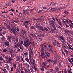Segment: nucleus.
Here are the masks:
<instances>
[{"mask_svg":"<svg viewBox=\"0 0 73 73\" xmlns=\"http://www.w3.org/2000/svg\"><path fill=\"white\" fill-rule=\"evenodd\" d=\"M31 44L32 42L29 39H28L27 40L24 41L23 45L26 48H28Z\"/></svg>","mask_w":73,"mask_h":73,"instance_id":"1","label":"nucleus"},{"mask_svg":"<svg viewBox=\"0 0 73 73\" xmlns=\"http://www.w3.org/2000/svg\"><path fill=\"white\" fill-rule=\"evenodd\" d=\"M58 38L60 40H62L61 41L63 43V44H65V38L63 37V36L59 35L58 36Z\"/></svg>","mask_w":73,"mask_h":73,"instance_id":"2","label":"nucleus"},{"mask_svg":"<svg viewBox=\"0 0 73 73\" xmlns=\"http://www.w3.org/2000/svg\"><path fill=\"white\" fill-rule=\"evenodd\" d=\"M60 8H52L50 9L51 11H52V12H58V11L59 10H60Z\"/></svg>","mask_w":73,"mask_h":73,"instance_id":"3","label":"nucleus"},{"mask_svg":"<svg viewBox=\"0 0 73 73\" xmlns=\"http://www.w3.org/2000/svg\"><path fill=\"white\" fill-rule=\"evenodd\" d=\"M13 29L10 28V30L13 33L14 35H16V27H13Z\"/></svg>","mask_w":73,"mask_h":73,"instance_id":"4","label":"nucleus"},{"mask_svg":"<svg viewBox=\"0 0 73 73\" xmlns=\"http://www.w3.org/2000/svg\"><path fill=\"white\" fill-rule=\"evenodd\" d=\"M55 20L57 21L58 23L59 24V25L62 27V23L61 22V21L58 20L57 17H55Z\"/></svg>","mask_w":73,"mask_h":73,"instance_id":"5","label":"nucleus"},{"mask_svg":"<svg viewBox=\"0 0 73 73\" xmlns=\"http://www.w3.org/2000/svg\"><path fill=\"white\" fill-rule=\"evenodd\" d=\"M29 59L30 61L31 64H33V62H32V60H33V59H32V56H31V54H30L29 55Z\"/></svg>","mask_w":73,"mask_h":73,"instance_id":"6","label":"nucleus"},{"mask_svg":"<svg viewBox=\"0 0 73 73\" xmlns=\"http://www.w3.org/2000/svg\"><path fill=\"white\" fill-rule=\"evenodd\" d=\"M30 52H31V58H32V60H33V53L32 52V49L31 48H30Z\"/></svg>","mask_w":73,"mask_h":73,"instance_id":"7","label":"nucleus"},{"mask_svg":"<svg viewBox=\"0 0 73 73\" xmlns=\"http://www.w3.org/2000/svg\"><path fill=\"white\" fill-rule=\"evenodd\" d=\"M49 23L51 25L53 26L54 25V21L53 20H51L49 21Z\"/></svg>","mask_w":73,"mask_h":73,"instance_id":"8","label":"nucleus"},{"mask_svg":"<svg viewBox=\"0 0 73 73\" xmlns=\"http://www.w3.org/2000/svg\"><path fill=\"white\" fill-rule=\"evenodd\" d=\"M23 65V64L22 63H21V64H19V66H18L19 69H21L22 70H23V67L22 66Z\"/></svg>","mask_w":73,"mask_h":73,"instance_id":"9","label":"nucleus"},{"mask_svg":"<svg viewBox=\"0 0 73 73\" xmlns=\"http://www.w3.org/2000/svg\"><path fill=\"white\" fill-rule=\"evenodd\" d=\"M25 59L26 61L27 62H28V63H29V64L31 65V63L30 62V61H29V59H28V58L26 57L25 58Z\"/></svg>","mask_w":73,"mask_h":73,"instance_id":"10","label":"nucleus"},{"mask_svg":"<svg viewBox=\"0 0 73 73\" xmlns=\"http://www.w3.org/2000/svg\"><path fill=\"white\" fill-rule=\"evenodd\" d=\"M4 44L6 46H9V43L8 41L4 42Z\"/></svg>","mask_w":73,"mask_h":73,"instance_id":"11","label":"nucleus"},{"mask_svg":"<svg viewBox=\"0 0 73 73\" xmlns=\"http://www.w3.org/2000/svg\"><path fill=\"white\" fill-rule=\"evenodd\" d=\"M46 56L47 57H49L50 56V54L47 52H46Z\"/></svg>","mask_w":73,"mask_h":73,"instance_id":"12","label":"nucleus"},{"mask_svg":"<svg viewBox=\"0 0 73 73\" xmlns=\"http://www.w3.org/2000/svg\"><path fill=\"white\" fill-rule=\"evenodd\" d=\"M9 52L10 53H12L13 52V50L10 48L9 49Z\"/></svg>","mask_w":73,"mask_h":73,"instance_id":"13","label":"nucleus"},{"mask_svg":"<svg viewBox=\"0 0 73 73\" xmlns=\"http://www.w3.org/2000/svg\"><path fill=\"white\" fill-rule=\"evenodd\" d=\"M40 30L43 31V32H45V30L46 31V28H44V29L42 27H40Z\"/></svg>","mask_w":73,"mask_h":73,"instance_id":"14","label":"nucleus"},{"mask_svg":"<svg viewBox=\"0 0 73 73\" xmlns=\"http://www.w3.org/2000/svg\"><path fill=\"white\" fill-rule=\"evenodd\" d=\"M23 13L25 15H26V14H28L29 13L27 11H25V10H23Z\"/></svg>","mask_w":73,"mask_h":73,"instance_id":"15","label":"nucleus"},{"mask_svg":"<svg viewBox=\"0 0 73 73\" xmlns=\"http://www.w3.org/2000/svg\"><path fill=\"white\" fill-rule=\"evenodd\" d=\"M55 69L56 70V71L55 72V73H57V72H58L59 71V68H58V67L57 66L56 67H55Z\"/></svg>","mask_w":73,"mask_h":73,"instance_id":"16","label":"nucleus"},{"mask_svg":"<svg viewBox=\"0 0 73 73\" xmlns=\"http://www.w3.org/2000/svg\"><path fill=\"white\" fill-rule=\"evenodd\" d=\"M5 68L7 69H9V66L7 64H5Z\"/></svg>","mask_w":73,"mask_h":73,"instance_id":"17","label":"nucleus"},{"mask_svg":"<svg viewBox=\"0 0 73 73\" xmlns=\"http://www.w3.org/2000/svg\"><path fill=\"white\" fill-rule=\"evenodd\" d=\"M56 42H57L56 45L58 47V48H60V46H61V45H60V43H59V42L58 41H57Z\"/></svg>","mask_w":73,"mask_h":73,"instance_id":"18","label":"nucleus"},{"mask_svg":"<svg viewBox=\"0 0 73 73\" xmlns=\"http://www.w3.org/2000/svg\"><path fill=\"white\" fill-rule=\"evenodd\" d=\"M65 33H67V34H68V33H70V31L68 30L67 29L65 30Z\"/></svg>","mask_w":73,"mask_h":73,"instance_id":"19","label":"nucleus"},{"mask_svg":"<svg viewBox=\"0 0 73 73\" xmlns=\"http://www.w3.org/2000/svg\"><path fill=\"white\" fill-rule=\"evenodd\" d=\"M41 54L42 55V56H45V55H44V54L45 53V54H46V51H44V52H41Z\"/></svg>","mask_w":73,"mask_h":73,"instance_id":"20","label":"nucleus"},{"mask_svg":"<svg viewBox=\"0 0 73 73\" xmlns=\"http://www.w3.org/2000/svg\"><path fill=\"white\" fill-rule=\"evenodd\" d=\"M6 38L4 36L2 37L1 38V40L3 41H4L5 40Z\"/></svg>","mask_w":73,"mask_h":73,"instance_id":"21","label":"nucleus"},{"mask_svg":"<svg viewBox=\"0 0 73 73\" xmlns=\"http://www.w3.org/2000/svg\"><path fill=\"white\" fill-rule=\"evenodd\" d=\"M62 21L63 22V23L64 24H66L67 23H66V22L64 19L62 20Z\"/></svg>","mask_w":73,"mask_h":73,"instance_id":"22","label":"nucleus"},{"mask_svg":"<svg viewBox=\"0 0 73 73\" xmlns=\"http://www.w3.org/2000/svg\"><path fill=\"white\" fill-rule=\"evenodd\" d=\"M12 21H13V22H15V23H19V21L16 20H13Z\"/></svg>","mask_w":73,"mask_h":73,"instance_id":"23","label":"nucleus"},{"mask_svg":"<svg viewBox=\"0 0 73 73\" xmlns=\"http://www.w3.org/2000/svg\"><path fill=\"white\" fill-rule=\"evenodd\" d=\"M7 40H9L11 39V38L9 36H7Z\"/></svg>","mask_w":73,"mask_h":73,"instance_id":"24","label":"nucleus"},{"mask_svg":"<svg viewBox=\"0 0 73 73\" xmlns=\"http://www.w3.org/2000/svg\"><path fill=\"white\" fill-rule=\"evenodd\" d=\"M56 27L57 28H59V29H61V27L59 26V25H58L57 24H56Z\"/></svg>","mask_w":73,"mask_h":73,"instance_id":"25","label":"nucleus"},{"mask_svg":"<svg viewBox=\"0 0 73 73\" xmlns=\"http://www.w3.org/2000/svg\"><path fill=\"white\" fill-rule=\"evenodd\" d=\"M24 70L25 73H29L28 71V70H27V69H25Z\"/></svg>","mask_w":73,"mask_h":73,"instance_id":"26","label":"nucleus"},{"mask_svg":"<svg viewBox=\"0 0 73 73\" xmlns=\"http://www.w3.org/2000/svg\"><path fill=\"white\" fill-rule=\"evenodd\" d=\"M64 12L65 14H67V13H69V11L68 12V11H64Z\"/></svg>","mask_w":73,"mask_h":73,"instance_id":"27","label":"nucleus"},{"mask_svg":"<svg viewBox=\"0 0 73 73\" xmlns=\"http://www.w3.org/2000/svg\"><path fill=\"white\" fill-rule=\"evenodd\" d=\"M64 52H65V53H66L67 54H69V52H68V51H67L66 50H64Z\"/></svg>","mask_w":73,"mask_h":73,"instance_id":"28","label":"nucleus"},{"mask_svg":"<svg viewBox=\"0 0 73 73\" xmlns=\"http://www.w3.org/2000/svg\"><path fill=\"white\" fill-rule=\"evenodd\" d=\"M31 29H35V26H33L32 25L31 27Z\"/></svg>","mask_w":73,"mask_h":73,"instance_id":"29","label":"nucleus"},{"mask_svg":"<svg viewBox=\"0 0 73 73\" xmlns=\"http://www.w3.org/2000/svg\"><path fill=\"white\" fill-rule=\"evenodd\" d=\"M6 26L9 29H11V27L9 25H8L7 24H6Z\"/></svg>","mask_w":73,"mask_h":73,"instance_id":"30","label":"nucleus"},{"mask_svg":"<svg viewBox=\"0 0 73 73\" xmlns=\"http://www.w3.org/2000/svg\"><path fill=\"white\" fill-rule=\"evenodd\" d=\"M13 66L14 68H16V64H13Z\"/></svg>","mask_w":73,"mask_h":73,"instance_id":"31","label":"nucleus"},{"mask_svg":"<svg viewBox=\"0 0 73 73\" xmlns=\"http://www.w3.org/2000/svg\"><path fill=\"white\" fill-rule=\"evenodd\" d=\"M5 58L6 60H8V59L9 58V57L7 56H5Z\"/></svg>","mask_w":73,"mask_h":73,"instance_id":"32","label":"nucleus"},{"mask_svg":"<svg viewBox=\"0 0 73 73\" xmlns=\"http://www.w3.org/2000/svg\"><path fill=\"white\" fill-rule=\"evenodd\" d=\"M17 61H19L20 60V58L19 57H17Z\"/></svg>","mask_w":73,"mask_h":73,"instance_id":"33","label":"nucleus"},{"mask_svg":"<svg viewBox=\"0 0 73 73\" xmlns=\"http://www.w3.org/2000/svg\"><path fill=\"white\" fill-rule=\"evenodd\" d=\"M22 32L24 34H25V33H26V31H25V30H22Z\"/></svg>","mask_w":73,"mask_h":73,"instance_id":"34","label":"nucleus"},{"mask_svg":"<svg viewBox=\"0 0 73 73\" xmlns=\"http://www.w3.org/2000/svg\"><path fill=\"white\" fill-rule=\"evenodd\" d=\"M21 61H23V62H24V60L23 59V57H21Z\"/></svg>","mask_w":73,"mask_h":73,"instance_id":"35","label":"nucleus"},{"mask_svg":"<svg viewBox=\"0 0 73 73\" xmlns=\"http://www.w3.org/2000/svg\"><path fill=\"white\" fill-rule=\"evenodd\" d=\"M52 26L53 27V28L54 29V30H57L56 28V27H55V26H54V25H53V26Z\"/></svg>","mask_w":73,"mask_h":73,"instance_id":"36","label":"nucleus"},{"mask_svg":"<svg viewBox=\"0 0 73 73\" xmlns=\"http://www.w3.org/2000/svg\"><path fill=\"white\" fill-rule=\"evenodd\" d=\"M48 46L49 47V48H52V46L51 45H50V44H48Z\"/></svg>","mask_w":73,"mask_h":73,"instance_id":"37","label":"nucleus"},{"mask_svg":"<svg viewBox=\"0 0 73 73\" xmlns=\"http://www.w3.org/2000/svg\"><path fill=\"white\" fill-rule=\"evenodd\" d=\"M33 67H34L33 69H35V71L37 69L36 68V66H35V65H34L33 66Z\"/></svg>","mask_w":73,"mask_h":73,"instance_id":"38","label":"nucleus"},{"mask_svg":"<svg viewBox=\"0 0 73 73\" xmlns=\"http://www.w3.org/2000/svg\"><path fill=\"white\" fill-rule=\"evenodd\" d=\"M7 50L6 49H4L3 50V52H7Z\"/></svg>","mask_w":73,"mask_h":73,"instance_id":"39","label":"nucleus"},{"mask_svg":"<svg viewBox=\"0 0 73 73\" xmlns=\"http://www.w3.org/2000/svg\"><path fill=\"white\" fill-rule=\"evenodd\" d=\"M44 47L42 46V49H41V52H43V51H44Z\"/></svg>","mask_w":73,"mask_h":73,"instance_id":"40","label":"nucleus"},{"mask_svg":"<svg viewBox=\"0 0 73 73\" xmlns=\"http://www.w3.org/2000/svg\"><path fill=\"white\" fill-rule=\"evenodd\" d=\"M28 53L27 52H25L24 53V56H27V55H28Z\"/></svg>","mask_w":73,"mask_h":73,"instance_id":"41","label":"nucleus"},{"mask_svg":"<svg viewBox=\"0 0 73 73\" xmlns=\"http://www.w3.org/2000/svg\"><path fill=\"white\" fill-rule=\"evenodd\" d=\"M33 64L35 65H36V63H35V60H33Z\"/></svg>","mask_w":73,"mask_h":73,"instance_id":"42","label":"nucleus"},{"mask_svg":"<svg viewBox=\"0 0 73 73\" xmlns=\"http://www.w3.org/2000/svg\"><path fill=\"white\" fill-rule=\"evenodd\" d=\"M3 61L2 62H1V64H4V63H5V60L3 59Z\"/></svg>","mask_w":73,"mask_h":73,"instance_id":"43","label":"nucleus"},{"mask_svg":"<svg viewBox=\"0 0 73 73\" xmlns=\"http://www.w3.org/2000/svg\"><path fill=\"white\" fill-rule=\"evenodd\" d=\"M22 34L23 35H22V37L24 38H25V36H24V33H22Z\"/></svg>","mask_w":73,"mask_h":73,"instance_id":"44","label":"nucleus"},{"mask_svg":"<svg viewBox=\"0 0 73 73\" xmlns=\"http://www.w3.org/2000/svg\"><path fill=\"white\" fill-rule=\"evenodd\" d=\"M68 61L70 62L71 63V64H72L73 63L72 61H71V60L69 59H68Z\"/></svg>","mask_w":73,"mask_h":73,"instance_id":"45","label":"nucleus"},{"mask_svg":"<svg viewBox=\"0 0 73 73\" xmlns=\"http://www.w3.org/2000/svg\"><path fill=\"white\" fill-rule=\"evenodd\" d=\"M49 51H51V52H53V50H52V48H51L50 49Z\"/></svg>","mask_w":73,"mask_h":73,"instance_id":"46","label":"nucleus"},{"mask_svg":"<svg viewBox=\"0 0 73 73\" xmlns=\"http://www.w3.org/2000/svg\"><path fill=\"white\" fill-rule=\"evenodd\" d=\"M50 61H51V59H48V60H47V62H49V63H50Z\"/></svg>","mask_w":73,"mask_h":73,"instance_id":"47","label":"nucleus"},{"mask_svg":"<svg viewBox=\"0 0 73 73\" xmlns=\"http://www.w3.org/2000/svg\"><path fill=\"white\" fill-rule=\"evenodd\" d=\"M30 69L31 71H32V70H33V68L31 67H30Z\"/></svg>","mask_w":73,"mask_h":73,"instance_id":"48","label":"nucleus"},{"mask_svg":"<svg viewBox=\"0 0 73 73\" xmlns=\"http://www.w3.org/2000/svg\"><path fill=\"white\" fill-rule=\"evenodd\" d=\"M0 61H2V60H4V59H3V58L1 57H0Z\"/></svg>","mask_w":73,"mask_h":73,"instance_id":"49","label":"nucleus"},{"mask_svg":"<svg viewBox=\"0 0 73 73\" xmlns=\"http://www.w3.org/2000/svg\"><path fill=\"white\" fill-rule=\"evenodd\" d=\"M11 11H12L13 12H15V10H13V9L12 8L11 9Z\"/></svg>","mask_w":73,"mask_h":73,"instance_id":"50","label":"nucleus"},{"mask_svg":"<svg viewBox=\"0 0 73 73\" xmlns=\"http://www.w3.org/2000/svg\"><path fill=\"white\" fill-rule=\"evenodd\" d=\"M6 33V31H3V34H5Z\"/></svg>","mask_w":73,"mask_h":73,"instance_id":"51","label":"nucleus"},{"mask_svg":"<svg viewBox=\"0 0 73 73\" xmlns=\"http://www.w3.org/2000/svg\"><path fill=\"white\" fill-rule=\"evenodd\" d=\"M68 46L69 47V49H71V45L69 44L68 45Z\"/></svg>","mask_w":73,"mask_h":73,"instance_id":"52","label":"nucleus"},{"mask_svg":"<svg viewBox=\"0 0 73 73\" xmlns=\"http://www.w3.org/2000/svg\"><path fill=\"white\" fill-rule=\"evenodd\" d=\"M15 40L16 41V42H18L19 39H18V38H16V39Z\"/></svg>","mask_w":73,"mask_h":73,"instance_id":"53","label":"nucleus"},{"mask_svg":"<svg viewBox=\"0 0 73 73\" xmlns=\"http://www.w3.org/2000/svg\"><path fill=\"white\" fill-rule=\"evenodd\" d=\"M42 58H44V60H45V58H46V55H44V57L42 56Z\"/></svg>","mask_w":73,"mask_h":73,"instance_id":"54","label":"nucleus"},{"mask_svg":"<svg viewBox=\"0 0 73 73\" xmlns=\"http://www.w3.org/2000/svg\"><path fill=\"white\" fill-rule=\"evenodd\" d=\"M61 52H62V54H63V55H64V56H65V53H64V52H63V51L62 50Z\"/></svg>","mask_w":73,"mask_h":73,"instance_id":"55","label":"nucleus"},{"mask_svg":"<svg viewBox=\"0 0 73 73\" xmlns=\"http://www.w3.org/2000/svg\"><path fill=\"white\" fill-rule=\"evenodd\" d=\"M13 67H12L11 69V72H13Z\"/></svg>","mask_w":73,"mask_h":73,"instance_id":"56","label":"nucleus"},{"mask_svg":"<svg viewBox=\"0 0 73 73\" xmlns=\"http://www.w3.org/2000/svg\"><path fill=\"white\" fill-rule=\"evenodd\" d=\"M51 31L52 33H54V30L53 29H51Z\"/></svg>","mask_w":73,"mask_h":73,"instance_id":"57","label":"nucleus"},{"mask_svg":"<svg viewBox=\"0 0 73 73\" xmlns=\"http://www.w3.org/2000/svg\"><path fill=\"white\" fill-rule=\"evenodd\" d=\"M38 41H41V38H39L38 39Z\"/></svg>","mask_w":73,"mask_h":73,"instance_id":"58","label":"nucleus"},{"mask_svg":"<svg viewBox=\"0 0 73 73\" xmlns=\"http://www.w3.org/2000/svg\"><path fill=\"white\" fill-rule=\"evenodd\" d=\"M17 46H18V47H19V46H20V44L18 43H17Z\"/></svg>","mask_w":73,"mask_h":73,"instance_id":"59","label":"nucleus"},{"mask_svg":"<svg viewBox=\"0 0 73 73\" xmlns=\"http://www.w3.org/2000/svg\"><path fill=\"white\" fill-rule=\"evenodd\" d=\"M25 23H26V24H28L29 23V21H26L25 22Z\"/></svg>","mask_w":73,"mask_h":73,"instance_id":"60","label":"nucleus"},{"mask_svg":"<svg viewBox=\"0 0 73 73\" xmlns=\"http://www.w3.org/2000/svg\"><path fill=\"white\" fill-rule=\"evenodd\" d=\"M8 41L10 43L12 42V41L11 40V39L10 40H9Z\"/></svg>","mask_w":73,"mask_h":73,"instance_id":"61","label":"nucleus"},{"mask_svg":"<svg viewBox=\"0 0 73 73\" xmlns=\"http://www.w3.org/2000/svg\"><path fill=\"white\" fill-rule=\"evenodd\" d=\"M40 69L42 71H44V70L43 68H40Z\"/></svg>","mask_w":73,"mask_h":73,"instance_id":"62","label":"nucleus"},{"mask_svg":"<svg viewBox=\"0 0 73 73\" xmlns=\"http://www.w3.org/2000/svg\"><path fill=\"white\" fill-rule=\"evenodd\" d=\"M42 65L44 66H45V62H43Z\"/></svg>","mask_w":73,"mask_h":73,"instance_id":"63","label":"nucleus"},{"mask_svg":"<svg viewBox=\"0 0 73 73\" xmlns=\"http://www.w3.org/2000/svg\"><path fill=\"white\" fill-rule=\"evenodd\" d=\"M53 44L54 45V46H55L56 45V43H54V42H53Z\"/></svg>","mask_w":73,"mask_h":73,"instance_id":"64","label":"nucleus"}]
</instances>
